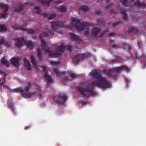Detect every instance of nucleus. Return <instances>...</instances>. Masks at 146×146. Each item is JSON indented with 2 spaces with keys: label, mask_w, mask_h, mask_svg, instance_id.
Returning <instances> with one entry per match:
<instances>
[{
  "label": "nucleus",
  "mask_w": 146,
  "mask_h": 146,
  "mask_svg": "<svg viewBox=\"0 0 146 146\" xmlns=\"http://www.w3.org/2000/svg\"><path fill=\"white\" fill-rule=\"evenodd\" d=\"M80 60H83L86 58L88 57L90 55L88 54H78L77 55Z\"/></svg>",
  "instance_id": "obj_19"
},
{
  "label": "nucleus",
  "mask_w": 146,
  "mask_h": 146,
  "mask_svg": "<svg viewBox=\"0 0 146 146\" xmlns=\"http://www.w3.org/2000/svg\"><path fill=\"white\" fill-rule=\"evenodd\" d=\"M10 62L13 65L17 66L19 64V60L16 57L12 58L11 59Z\"/></svg>",
  "instance_id": "obj_20"
},
{
  "label": "nucleus",
  "mask_w": 146,
  "mask_h": 146,
  "mask_svg": "<svg viewBox=\"0 0 146 146\" xmlns=\"http://www.w3.org/2000/svg\"><path fill=\"white\" fill-rule=\"evenodd\" d=\"M126 82L128 84L129 83V80L127 79H126L125 80Z\"/></svg>",
  "instance_id": "obj_57"
},
{
  "label": "nucleus",
  "mask_w": 146,
  "mask_h": 146,
  "mask_svg": "<svg viewBox=\"0 0 146 146\" xmlns=\"http://www.w3.org/2000/svg\"><path fill=\"white\" fill-rule=\"evenodd\" d=\"M63 25L62 23L58 21L52 22L51 23V27L52 29L57 32L59 31V30Z\"/></svg>",
  "instance_id": "obj_6"
},
{
  "label": "nucleus",
  "mask_w": 146,
  "mask_h": 146,
  "mask_svg": "<svg viewBox=\"0 0 146 146\" xmlns=\"http://www.w3.org/2000/svg\"><path fill=\"white\" fill-rule=\"evenodd\" d=\"M42 49L40 48H38L37 49V55L38 59L40 60H42Z\"/></svg>",
  "instance_id": "obj_25"
},
{
  "label": "nucleus",
  "mask_w": 146,
  "mask_h": 146,
  "mask_svg": "<svg viewBox=\"0 0 146 146\" xmlns=\"http://www.w3.org/2000/svg\"><path fill=\"white\" fill-rule=\"evenodd\" d=\"M67 98L66 95L62 94L56 96L53 98V100L57 103L62 104L65 103V102L67 101Z\"/></svg>",
  "instance_id": "obj_5"
},
{
  "label": "nucleus",
  "mask_w": 146,
  "mask_h": 146,
  "mask_svg": "<svg viewBox=\"0 0 146 146\" xmlns=\"http://www.w3.org/2000/svg\"><path fill=\"white\" fill-rule=\"evenodd\" d=\"M39 38L41 40V42H42V41H44V38L42 36V35H41V34L39 35Z\"/></svg>",
  "instance_id": "obj_48"
},
{
  "label": "nucleus",
  "mask_w": 146,
  "mask_h": 146,
  "mask_svg": "<svg viewBox=\"0 0 146 146\" xmlns=\"http://www.w3.org/2000/svg\"><path fill=\"white\" fill-rule=\"evenodd\" d=\"M51 62L52 64H53L56 65V64H58V62H53V61H51Z\"/></svg>",
  "instance_id": "obj_52"
},
{
  "label": "nucleus",
  "mask_w": 146,
  "mask_h": 146,
  "mask_svg": "<svg viewBox=\"0 0 146 146\" xmlns=\"http://www.w3.org/2000/svg\"><path fill=\"white\" fill-rule=\"evenodd\" d=\"M31 128V127L30 126H26L25 127V129L26 130L28 129H30Z\"/></svg>",
  "instance_id": "obj_55"
},
{
  "label": "nucleus",
  "mask_w": 146,
  "mask_h": 146,
  "mask_svg": "<svg viewBox=\"0 0 146 146\" xmlns=\"http://www.w3.org/2000/svg\"><path fill=\"white\" fill-rule=\"evenodd\" d=\"M42 36L45 37H48V34L46 32H44L40 34Z\"/></svg>",
  "instance_id": "obj_44"
},
{
  "label": "nucleus",
  "mask_w": 146,
  "mask_h": 146,
  "mask_svg": "<svg viewBox=\"0 0 146 146\" xmlns=\"http://www.w3.org/2000/svg\"><path fill=\"white\" fill-rule=\"evenodd\" d=\"M24 39L22 38H19L17 39V40L15 43L16 46L19 48L23 45Z\"/></svg>",
  "instance_id": "obj_10"
},
{
  "label": "nucleus",
  "mask_w": 146,
  "mask_h": 146,
  "mask_svg": "<svg viewBox=\"0 0 146 146\" xmlns=\"http://www.w3.org/2000/svg\"><path fill=\"white\" fill-rule=\"evenodd\" d=\"M122 60V58L120 56H117L116 57L115 60H112L111 61L113 62H119Z\"/></svg>",
  "instance_id": "obj_35"
},
{
  "label": "nucleus",
  "mask_w": 146,
  "mask_h": 146,
  "mask_svg": "<svg viewBox=\"0 0 146 146\" xmlns=\"http://www.w3.org/2000/svg\"><path fill=\"white\" fill-rule=\"evenodd\" d=\"M135 5L138 8L144 9L146 6L144 3L140 2L139 0H137L135 3Z\"/></svg>",
  "instance_id": "obj_15"
},
{
  "label": "nucleus",
  "mask_w": 146,
  "mask_h": 146,
  "mask_svg": "<svg viewBox=\"0 0 146 146\" xmlns=\"http://www.w3.org/2000/svg\"><path fill=\"white\" fill-rule=\"evenodd\" d=\"M120 23V22L119 21H117L115 23H113V26L114 27H116L117 25H119V23Z\"/></svg>",
  "instance_id": "obj_45"
},
{
  "label": "nucleus",
  "mask_w": 146,
  "mask_h": 146,
  "mask_svg": "<svg viewBox=\"0 0 146 146\" xmlns=\"http://www.w3.org/2000/svg\"><path fill=\"white\" fill-rule=\"evenodd\" d=\"M44 76L48 83H51L52 82V78L50 75L48 74V71H46L45 72Z\"/></svg>",
  "instance_id": "obj_18"
},
{
  "label": "nucleus",
  "mask_w": 146,
  "mask_h": 146,
  "mask_svg": "<svg viewBox=\"0 0 146 146\" xmlns=\"http://www.w3.org/2000/svg\"><path fill=\"white\" fill-rule=\"evenodd\" d=\"M24 6L22 4H19L17 8L15 9V11L16 12H19L21 11L23 8Z\"/></svg>",
  "instance_id": "obj_32"
},
{
  "label": "nucleus",
  "mask_w": 146,
  "mask_h": 146,
  "mask_svg": "<svg viewBox=\"0 0 146 146\" xmlns=\"http://www.w3.org/2000/svg\"><path fill=\"white\" fill-rule=\"evenodd\" d=\"M104 10L111 14H113L114 12L113 7L112 5L111 4L107 5L106 7L104 8Z\"/></svg>",
  "instance_id": "obj_12"
},
{
  "label": "nucleus",
  "mask_w": 146,
  "mask_h": 146,
  "mask_svg": "<svg viewBox=\"0 0 146 146\" xmlns=\"http://www.w3.org/2000/svg\"><path fill=\"white\" fill-rule=\"evenodd\" d=\"M26 44L28 47L31 50H32L33 48V42L30 41H28L26 42Z\"/></svg>",
  "instance_id": "obj_34"
},
{
  "label": "nucleus",
  "mask_w": 146,
  "mask_h": 146,
  "mask_svg": "<svg viewBox=\"0 0 146 146\" xmlns=\"http://www.w3.org/2000/svg\"><path fill=\"white\" fill-rule=\"evenodd\" d=\"M102 11L101 10H98L96 12V13L98 14H99L102 13Z\"/></svg>",
  "instance_id": "obj_50"
},
{
  "label": "nucleus",
  "mask_w": 146,
  "mask_h": 146,
  "mask_svg": "<svg viewBox=\"0 0 146 146\" xmlns=\"http://www.w3.org/2000/svg\"><path fill=\"white\" fill-rule=\"evenodd\" d=\"M41 42L42 47V48H44V47L46 46V43L44 41H42Z\"/></svg>",
  "instance_id": "obj_47"
},
{
  "label": "nucleus",
  "mask_w": 146,
  "mask_h": 146,
  "mask_svg": "<svg viewBox=\"0 0 146 146\" xmlns=\"http://www.w3.org/2000/svg\"><path fill=\"white\" fill-rule=\"evenodd\" d=\"M127 32L128 33H133L137 34L138 33V31L137 28L134 27L130 26L128 27Z\"/></svg>",
  "instance_id": "obj_16"
},
{
  "label": "nucleus",
  "mask_w": 146,
  "mask_h": 146,
  "mask_svg": "<svg viewBox=\"0 0 146 146\" xmlns=\"http://www.w3.org/2000/svg\"><path fill=\"white\" fill-rule=\"evenodd\" d=\"M7 106L10 108L11 109L12 111L15 114H16L15 109L13 105V102L11 101L10 100H8L7 101Z\"/></svg>",
  "instance_id": "obj_13"
},
{
  "label": "nucleus",
  "mask_w": 146,
  "mask_h": 146,
  "mask_svg": "<svg viewBox=\"0 0 146 146\" xmlns=\"http://www.w3.org/2000/svg\"><path fill=\"white\" fill-rule=\"evenodd\" d=\"M69 74L70 76L72 78H75L76 77V76H77L76 74L72 73L70 72Z\"/></svg>",
  "instance_id": "obj_41"
},
{
  "label": "nucleus",
  "mask_w": 146,
  "mask_h": 146,
  "mask_svg": "<svg viewBox=\"0 0 146 146\" xmlns=\"http://www.w3.org/2000/svg\"><path fill=\"white\" fill-rule=\"evenodd\" d=\"M125 70L127 71H129V67L125 65H122L119 67L110 69L109 70V73L108 74L110 78H114L116 76L115 75L113 74L114 72H118L121 71Z\"/></svg>",
  "instance_id": "obj_4"
},
{
  "label": "nucleus",
  "mask_w": 146,
  "mask_h": 146,
  "mask_svg": "<svg viewBox=\"0 0 146 146\" xmlns=\"http://www.w3.org/2000/svg\"><path fill=\"white\" fill-rule=\"evenodd\" d=\"M46 52L49 53V56L50 57H53V51L52 52L50 50V49L48 48L46 46L44 47V48H42Z\"/></svg>",
  "instance_id": "obj_21"
},
{
  "label": "nucleus",
  "mask_w": 146,
  "mask_h": 146,
  "mask_svg": "<svg viewBox=\"0 0 146 146\" xmlns=\"http://www.w3.org/2000/svg\"><path fill=\"white\" fill-rule=\"evenodd\" d=\"M56 47L58 48V49L57 50L56 49L55 51H53V57L60 56L65 48V47L63 44H61L59 46L56 45Z\"/></svg>",
  "instance_id": "obj_7"
},
{
  "label": "nucleus",
  "mask_w": 146,
  "mask_h": 146,
  "mask_svg": "<svg viewBox=\"0 0 146 146\" xmlns=\"http://www.w3.org/2000/svg\"><path fill=\"white\" fill-rule=\"evenodd\" d=\"M42 68L44 70H46V69H47V67L46 66H43Z\"/></svg>",
  "instance_id": "obj_56"
},
{
  "label": "nucleus",
  "mask_w": 146,
  "mask_h": 146,
  "mask_svg": "<svg viewBox=\"0 0 146 146\" xmlns=\"http://www.w3.org/2000/svg\"><path fill=\"white\" fill-rule=\"evenodd\" d=\"M130 49H131L130 47V46H129V50H130Z\"/></svg>",
  "instance_id": "obj_59"
},
{
  "label": "nucleus",
  "mask_w": 146,
  "mask_h": 146,
  "mask_svg": "<svg viewBox=\"0 0 146 146\" xmlns=\"http://www.w3.org/2000/svg\"><path fill=\"white\" fill-rule=\"evenodd\" d=\"M0 7L3 9V12L5 13L7 12L9 9L8 6L4 4H0Z\"/></svg>",
  "instance_id": "obj_22"
},
{
  "label": "nucleus",
  "mask_w": 146,
  "mask_h": 146,
  "mask_svg": "<svg viewBox=\"0 0 146 146\" xmlns=\"http://www.w3.org/2000/svg\"><path fill=\"white\" fill-rule=\"evenodd\" d=\"M67 9L66 7L64 6H61L57 8V10L60 12L65 13Z\"/></svg>",
  "instance_id": "obj_24"
},
{
  "label": "nucleus",
  "mask_w": 146,
  "mask_h": 146,
  "mask_svg": "<svg viewBox=\"0 0 146 146\" xmlns=\"http://www.w3.org/2000/svg\"><path fill=\"white\" fill-rule=\"evenodd\" d=\"M1 64L6 65L7 67L9 66V62H8L4 57H3L1 59Z\"/></svg>",
  "instance_id": "obj_27"
},
{
  "label": "nucleus",
  "mask_w": 146,
  "mask_h": 146,
  "mask_svg": "<svg viewBox=\"0 0 146 146\" xmlns=\"http://www.w3.org/2000/svg\"><path fill=\"white\" fill-rule=\"evenodd\" d=\"M25 67L28 70H31V64L28 65H27L25 66Z\"/></svg>",
  "instance_id": "obj_46"
},
{
  "label": "nucleus",
  "mask_w": 146,
  "mask_h": 146,
  "mask_svg": "<svg viewBox=\"0 0 146 146\" xmlns=\"http://www.w3.org/2000/svg\"><path fill=\"white\" fill-rule=\"evenodd\" d=\"M54 0H41L40 1V3L44 5H48L52 1Z\"/></svg>",
  "instance_id": "obj_28"
},
{
  "label": "nucleus",
  "mask_w": 146,
  "mask_h": 146,
  "mask_svg": "<svg viewBox=\"0 0 146 146\" xmlns=\"http://www.w3.org/2000/svg\"><path fill=\"white\" fill-rule=\"evenodd\" d=\"M89 32L88 30H86L84 32V34L86 35H89Z\"/></svg>",
  "instance_id": "obj_51"
},
{
  "label": "nucleus",
  "mask_w": 146,
  "mask_h": 146,
  "mask_svg": "<svg viewBox=\"0 0 146 146\" xmlns=\"http://www.w3.org/2000/svg\"><path fill=\"white\" fill-rule=\"evenodd\" d=\"M109 2L108 0H105V2H104V0H102L101 1V3H108Z\"/></svg>",
  "instance_id": "obj_49"
},
{
  "label": "nucleus",
  "mask_w": 146,
  "mask_h": 146,
  "mask_svg": "<svg viewBox=\"0 0 146 146\" xmlns=\"http://www.w3.org/2000/svg\"><path fill=\"white\" fill-rule=\"evenodd\" d=\"M121 13L122 15L123 18L124 20H127L128 19L126 11L125 10H122Z\"/></svg>",
  "instance_id": "obj_33"
},
{
  "label": "nucleus",
  "mask_w": 146,
  "mask_h": 146,
  "mask_svg": "<svg viewBox=\"0 0 146 146\" xmlns=\"http://www.w3.org/2000/svg\"><path fill=\"white\" fill-rule=\"evenodd\" d=\"M54 72L56 73L57 76L58 77L62 76L65 74V72H59L58 70L56 68L54 69Z\"/></svg>",
  "instance_id": "obj_30"
},
{
  "label": "nucleus",
  "mask_w": 146,
  "mask_h": 146,
  "mask_svg": "<svg viewBox=\"0 0 146 146\" xmlns=\"http://www.w3.org/2000/svg\"><path fill=\"white\" fill-rule=\"evenodd\" d=\"M98 22H99V20H98Z\"/></svg>",
  "instance_id": "obj_60"
},
{
  "label": "nucleus",
  "mask_w": 146,
  "mask_h": 146,
  "mask_svg": "<svg viewBox=\"0 0 146 146\" xmlns=\"http://www.w3.org/2000/svg\"><path fill=\"white\" fill-rule=\"evenodd\" d=\"M91 76L96 79L97 81L93 82L91 83L88 84L86 82L81 83L80 86L76 87V90L84 96L89 97L90 95L92 96L96 95V93L94 91L93 87L96 86L104 89H106L111 87L110 84L98 72L94 70L90 73Z\"/></svg>",
  "instance_id": "obj_1"
},
{
  "label": "nucleus",
  "mask_w": 146,
  "mask_h": 146,
  "mask_svg": "<svg viewBox=\"0 0 146 146\" xmlns=\"http://www.w3.org/2000/svg\"><path fill=\"white\" fill-rule=\"evenodd\" d=\"M25 60V66L29 64H31V63L29 62V60L26 58L24 59Z\"/></svg>",
  "instance_id": "obj_40"
},
{
  "label": "nucleus",
  "mask_w": 146,
  "mask_h": 146,
  "mask_svg": "<svg viewBox=\"0 0 146 146\" xmlns=\"http://www.w3.org/2000/svg\"><path fill=\"white\" fill-rule=\"evenodd\" d=\"M72 48V46L70 45H68V50H71Z\"/></svg>",
  "instance_id": "obj_54"
},
{
  "label": "nucleus",
  "mask_w": 146,
  "mask_h": 146,
  "mask_svg": "<svg viewBox=\"0 0 146 146\" xmlns=\"http://www.w3.org/2000/svg\"><path fill=\"white\" fill-rule=\"evenodd\" d=\"M20 28L21 30L27 32L29 34H32L34 33L35 32V30L32 29H25L23 25L20 26Z\"/></svg>",
  "instance_id": "obj_14"
},
{
  "label": "nucleus",
  "mask_w": 146,
  "mask_h": 146,
  "mask_svg": "<svg viewBox=\"0 0 146 146\" xmlns=\"http://www.w3.org/2000/svg\"><path fill=\"white\" fill-rule=\"evenodd\" d=\"M80 9L81 10H83L85 11H87L89 9L88 7L84 5L81 6L80 7Z\"/></svg>",
  "instance_id": "obj_36"
},
{
  "label": "nucleus",
  "mask_w": 146,
  "mask_h": 146,
  "mask_svg": "<svg viewBox=\"0 0 146 146\" xmlns=\"http://www.w3.org/2000/svg\"><path fill=\"white\" fill-rule=\"evenodd\" d=\"M34 9L38 11L36 12L37 13H39L40 12V8L39 7H35Z\"/></svg>",
  "instance_id": "obj_42"
},
{
  "label": "nucleus",
  "mask_w": 146,
  "mask_h": 146,
  "mask_svg": "<svg viewBox=\"0 0 146 146\" xmlns=\"http://www.w3.org/2000/svg\"><path fill=\"white\" fill-rule=\"evenodd\" d=\"M2 44H3L8 47L10 46L9 43L8 41L3 38H0V45Z\"/></svg>",
  "instance_id": "obj_23"
},
{
  "label": "nucleus",
  "mask_w": 146,
  "mask_h": 146,
  "mask_svg": "<svg viewBox=\"0 0 146 146\" xmlns=\"http://www.w3.org/2000/svg\"><path fill=\"white\" fill-rule=\"evenodd\" d=\"M1 54V52H0V54Z\"/></svg>",
  "instance_id": "obj_61"
},
{
  "label": "nucleus",
  "mask_w": 146,
  "mask_h": 146,
  "mask_svg": "<svg viewBox=\"0 0 146 146\" xmlns=\"http://www.w3.org/2000/svg\"><path fill=\"white\" fill-rule=\"evenodd\" d=\"M42 15L44 18H47L50 20L54 19L56 15L55 13H53L52 15H51L47 13H44Z\"/></svg>",
  "instance_id": "obj_11"
},
{
  "label": "nucleus",
  "mask_w": 146,
  "mask_h": 146,
  "mask_svg": "<svg viewBox=\"0 0 146 146\" xmlns=\"http://www.w3.org/2000/svg\"><path fill=\"white\" fill-rule=\"evenodd\" d=\"M121 2L122 3L123 5L125 6H127L128 5L129 3L128 0H120ZM135 0H130V1L131 2H134Z\"/></svg>",
  "instance_id": "obj_31"
},
{
  "label": "nucleus",
  "mask_w": 146,
  "mask_h": 146,
  "mask_svg": "<svg viewBox=\"0 0 146 146\" xmlns=\"http://www.w3.org/2000/svg\"><path fill=\"white\" fill-rule=\"evenodd\" d=\"M31 63L33 66L35 67H37V64L36 62L34 56L33 55H31Z\"/></svg>",
  "instance_id": "obj_26"
},
{
  "label": "nucleus",
  "mask_w": 146,
  "mask_h": 146,
  "mask_svg": "<svg viewBox=\"0 0 146 146\" xmlns=\"http://www.w3.org/2000/svg\"><path fill=\"white\" fill-rule=\"evenodd\" d=\"M80 61V60L77 55H76L72 59L73 63L75 64L78 63Z\"/></svg>",
  "instance_id": "obj_29"
},
{
  "label": "nucleus",
  "mask_w": 146,
  "mask_h": 146,
  "mask_svg": "<svg viewBox=\"0 0 146 146\" xmlns=\"http://www.w3.org/2000/svg\"><path fill=\"white\" fill-rule=\"evenodd\" d=\"M7 29V28L5 25H0V32L5 31Z\"/></svg>",
  "instance_id": "obj_37"
},
{
  "label": "nucleus",
  "mask_w": 146,
  "mask_h": 146,
  "mask_svg": "<svg viewBox=\"0 0 146 146\" xmlns=\"http://www.w3.org/2000/svg\"><path fill=\"white\" fill-rule=\"evenodd\" d=\"M70 36L71 39L77 42H79L81 41L80 38L74 34L71 33L70 34Z\"/></svg>",
  "instance_id": "obj_17"
},
{
  "label": "nucleus",
  "mask_w": 146,
  "mask_h": 146,
  "mask_svg": "<svg viewBox=\"0 0 146 146\" xmlns=\"http://www.w3.org/2000/svg\"><path fill=\"white\" fill-rule=\"evenodd\" d=\"M5 82V79L4 78H1L0 79V87L3 86Z\"/></svg>",
  "instance_id": "obj_38"
},
{
  "label": "nucleus",
  "mask_w": 146,
  "mask_h": 146,
  "mask_svg": "<svg viewBox=\"0 0 146 146\" xmlns=\"http://www.w3.org/2000/svg\"><path fill=\"white\" fill-rule=\"evenodd\" d=\"M71 20L74 23L73 24V26L77 30L80 31H83L85 27H88L90 25L89 23L85 21L80 22L79 19L77 18L72 17Z\"/></svg>",
  "instance_id": "obj_3"
},
{
  "label": "nucleus",
  "mask_w": 146,
  "mask_h": 146,
  "mask_svg": "<svg viewBox=\"0 0 146 146\" xmlns=\"http://www.w3.org/2000/svg\"><path fill=\"white\" fill-rule=\"evenodd\" d=\"M0 16L1 18H5L6 17L7 15L6 13H1Z\"/></svg>",
  "instance_id": "obj_39"
},
{
  "label": "nucleus",
  "mask_w": 146,
  "mask_h": 146,
  "mask_svg": "<svg viewBox=\"0 0 146 146\" xmlns=\"http://www.w3.org/2000/svg\"><path fill=\"white\" fill-rule=\"evenodd\" d=\"M2 72V70L1 69V68H0V73H1Z\"/></svg>",
  "instance_id": "obj_58"
},
{
  "label": "nucleus",
  "mask_w": 146,
  "mask_h": 146,
  "mask_svg": "<svg viewBox=\"0 0 146 146\" xmlns=\"http://www.w3.org/2000/svg\"><path fill=\"white\" fill-rule=\"evenodd\" d=\"M131 56L133 57V58L135 59L136 60L139 58H140L141 62H144V63H143V64H146V57H145L144 56L143 57V58L142 57L139 58L138 57V55H137V53H133L131 54Z\"/></svg>",
  "instance_id": "obj_9"
},
{
  "label": "nucleus",
  "mask_w": 146,
  "mask_h": 146,
  "mask_svg": "<svg viewBox=\"0 0 146 146\" xmlns=\"http://www.w3.org/2000/svg\"><path fill=\"white\" fill-rule=\"evenodd\" d=\"M111 47L113 49H116L119 48V46L117 45L114 44L111 46Z\"/></svg>",
  "instance_id": "obj_43"
},
{
  "label": "nucleus",
  "mask_w": 146,
  "mask_h": 146,
  "mask_svg": "<svg viewBox=\"0 0 146 146\" xmlns=\"http://www.w3.org/2000/svg\"><path fill=\"white\" fill-rule=\"evenodd\" d=\"M31 84L27 83V86L25 88V89H23L22 88H19L11 89V91L12 92H20L23 98H28L32 96H36L37 95V93L35 92L32 93L30 92L29 90L31 89Z\"/></svg>",
  "instance_id": "obj_2"
},
{
  "label": "nucleus",
  "mask_w": 146,
  "mask_h": 146,
  "mask_svg": "<svg viewBox=\"0 0 146 146\" xmlns=\"http://www.w3.org/2000/svg\"><path fill=\"white\" fill-rule=\"evenodd\" d=\"M101 29L97 27H95L92 29V37H96L97 36L98 33L100 31Z\"/></svg>",
  "instance_id": "obj_8"
},
{
  "label": "nucleus",
  "mask_w": 146,
  "mask_h": 146,
  "mask_svg": "<svg viewBox=\"0 0 146 146\" xmlns=\"http://www.w3.org/2000/svg\"><path fill=\"white\" fill-rule=\"evenodd\" d=\"M115 35V34L113 33H111L109 35V36H113Z\"/></svg>",
  "instance_id": "obj_53"
}]
</instances>
